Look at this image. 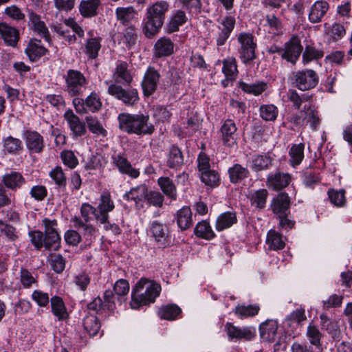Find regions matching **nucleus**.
Masks as SVG:
<instances>
[{
    "label": "nucleus",
    "mask_w": 352,
    "mask_h": 352,
    "mask_svg": "<svg viewBox=\"0 0 352 352\" xmlns=\"http://www.w3.org/2000/svg\"><path fill=\"white\" fill-rule=\"evenodd\" d=\"M192 213L188 206H184L177 212V223L181 230H186L192 225Z\"/></svg>",
    "instance_id": "39"
},
{
    "label": "nucleus",
    "mask_w": 352,
    "mask_h": 352,
    "mask_svg": "<svg viewBox=\"0 0 352 352\" xmlns=\"http://www.w3.org/2000/svg\"><path fill=\"white\" fill-rule=\"evenodd\" d=\"M225 331L230 340H250L255 336V329L251 327L239 328L230 322L225 325Z\"/></svg>",
    "instance_id": "17"
},
{
    "label": "nucleus",
    "mask_w": 352,
    "mask_h": 352,
    "mask_svg": "<svg viewBox=\"0 0 352 352\" xmlns=\"http://www.w3.org/2000/svg\"><path fill=\"white\" fill-rule=\"evenodd\" d=\"M188 21L186 12L182 10H176L170 16L166 26V32L168 34L179 30V27L184 25Z\"/></svg>",
    "instance_id": "32"
},
{
    "label": "nucleus",
    "mask_w": 352,
    "mask_h": 352,
    "mask_svg": "<svg viewBox=\"0 0 352 352\" xmlns=\"http://www.w3.org/2000/svg\"><path fill=\"white\" fill-rule=\"evenodd\" d=\"M64 118L74 136L80 137L86 133L85 123L80 121L72 109H68L65 112Z\"/></svg>",
    "instance_id": "23"
},
{
    "label": "nucleus",
    "mask_w": 352,
    "mask_h": 352,
    "mask_svg": "<svg viewBox=\"0 0 352 352\" xmlns=\"http://www.w3.org/2000/svg\"><path fill=\"white\" fill-rule=\"evenodd\" d=\"M147 193V186L145 184H140L135 188H132L124 195L123 197L127 201L133 200L138 203L143 199H146Z\"/></svg>",
    "instance_id": "48"
},
{
    "label": "nucleus",
    "mask_w": 352,
    "mask_h": 352,
    "mask_svg": "<svg viewBox=\"0 0 352 352\" xmlns=\"http://www.w3.org/2000/svg\"><path fill=\"white\" fill-rule=\"evenodd\" d=\"M100 322L98 318L93 314L87 315L83 320V327L89 336H96L100 329Z\"/></svg>",
    "instance_id": "52"
},
{
    "label": "nucleus",
    "mask_w": 352,
    "mask_h": 352,
    "mask_svg": "<svg viewBox=\"0 0 352 352\" xmlns=\"http://www.w3.org/2000/svg\"><path fill=\"white\" fill-rule=\"evenodd\" d=\"M115 208L114 203L111 199L109 192H103L100 195V203L96 208L98 213L96 214L97 221H105L106 218H109V212Z\"/></svg>",
    "instance_id": "22"
},
{
    "label": "nucleus",
    "mask_w": 352,
    "mask_h": 352,
    "mask_svg": "<svg viewBox=\"0 0 352 352\" xmlns=\"http://www.w3.org/2000/svg\"><path fill=\"white\" fill-rule=\"evenodd\" d=\"M291 182V175L287 173H271L267 177V186L273 190L279 191L288 186Z\"/></svg>",
    "instance_id": "19"
},
{
    "label": "nucleus",
    "mask_w": 352,
    "mask_h": 352,
    "mask_svg": "<svg viewBox=\"0 0 352 352\" xmlns=\"http://www.w3.org/2000/svg\"><path fill=\"white\" fill-rule=\"evenodd\" d=\"M115 13L116 19L122 25L129 26L138 22V12L132 6L118 7Z\"/></svg>",
    "instance_id": "21"
},
{
    "label": "nucleus",
    "mask_w": 352,
    "mask_h": 352,
    "mask_svg": "<svg viewBox=\"0 0 352 352\" xmlns=\"http://www.w3.org/2000/svg\"><path fill=\"white\" fill-rule=\"evenodd\" d=\"M268 192L266 189H259L252 193L250 197L251 205L261 210L265 207Z\"/></svg>",
    "instance_id": "56"
},
{
    "label": "nucleus",
    "mask_w": 352,
    "mask_h": 352,
    "mask_svg": "<svg viewBox=\"0 0 352 352\" xmlns=\"http://www.w3.org/2000/svg\"><path fill=\"white\" fill-rule=\"evenodd\" d=\"M329 8L328 2L324 0L316 1L310 8L308 19L312 23H317L322 21Z\"/></svg>",
    "instance_id": "27"
},
{
    "label": "nucleus",
    "mask_w": 352,
    "mask_h": 352,
    "mask_svg": "<svg viewBox=\"0 0 352 352\" xmlns=\"http://www.w3.org/2000/svg\"><path fill=\"white\" fill-rule=\"evenodd\" d=\"M328 196L330 201L337 207H342L346 204L345 191L344 190H336L329 189Z\"/></svg>",
    "instance_id": "62"
},
{
    "label": "nucleus",
    "mask_w": 352,
    "mask_h": 352,
    "mask_svg": "<svg viewBox=\"0 0 352 352\" xmlns=\"http://www.w3.org/2000/svg\"><path fill=\"white\" fill-rule=\"evenodd\" d=\"M306 336L310 344L316 347L321 346L322 333L315 325L309 324L307 327Z\"/></svg>",
    "instance_id": "60"
},
{
    "label": "nucleus",
    "mask_w": 352,
    "mask_h": 352,
    "mask_svg": "<svg viewBox=\"0 0 352 352\" xmlns=\"http://www.w3.org/2000/svg\"><path fill=\"white\" fill-rule=\"evenodd\" d=\"M320 319L322 329L325 330L334 341L340 340L341 333L337 322L324 314L320 316Z\"/></svg>",
    "instance_id": "30"
},
{
    "label": "nucleus",
    "mask_w": 352,
    "mask_h": 352,
    "mask_svg": "<svg viewBox=\"0 0 352 352\" xmlns=\"http://www.w3.org/2000/svg\"><path fill=\"white\" fill-rule=\"evenodd\" d=\"M28 17V24L30 27L32 28L34 31L36 32L38 36L43 38L45 41L50 43L51 38L49 30L45 22L41 19L40 16L33 12H30Z\"/></svg>",
    "instance_id": "25"
},
{
    "label": "nucleus",
    "mask_w": 352,
    "mask_h": 352,
    "mask_svg": "<svg viewBox=\"0 0 352 352\" xmlns=\"http://www.w3.org/2000/svg\"><path fill=\"white\" fill-rule=\"evenodd\" d=\"M161 291L160 283L146 278H140L132 289L131 308L138 309L142 306L155 302Z\"/></svg>",
    "instance_id": "2"
},
{
    "label": "nucleus",
    "mask_w": 352,
    "mask_h": 352,
    "mask_svg": "<svg viewBox=\"0 0 352 352\" xmlns=\"http://www.w3.org/2000/svg\"><path fill=\"white\" fill-rule=\"evenodd\" d=\"M50 305L52 312L58 319L64 320L68 318L69 314L63 299L57 296H54L50 299Z\"/></svg>",
    "instance_id": "42"
},
{
    "label": "nucleus",
    "mask_w": 352,
    "mask_h": 352,
    "mask_svg": "<svg viewBox=\"0 0 352 352\" xmlns=\"http://www.w3.org/2000/svg\"><path fill=\"white\" fill-rule=\"evenodd\" d=\"M65 80V91L70 96H78L83 94L87 80L84 74L76 69H69L64 76Z\"/></svg>",
    "instance_id": "5"
},
{
    "label": "nucleus",
    "mask_w": 352,
    "mask_h": 352,
    "mask_svg": "<svg viewBox=\"0 0 352 352\" xmlns=\"http://www.w3.org/2000/svg\"><path fill=\"white\" fill-rule=\"evenodd\" d=\"M25 53L30 61L36 62L48 53V50L41 45V41L32 38L25 50Z\"/></svg>",
    "instance_id": "26"
},
{
    "label": "nucleus",
    "mask_w": 352,
    "mask_h": 352,
    "mask_svg": "<svg viewBox=\"0 0 352 352\" xmlns=\"http://www.w3.org/2000/svg\"><path fill=\"white\" fill-rule=\"evenodd\" d=\"M100 4V0H82L78 6L80 14L84 18L94 17L98 14Z\"/></svg>",
    "instance_id": "33"
},
{
    "label": "nucleus",
    "mask_w": 352,
    "mask_h": 352,
    "mask_svg": "<svg viewBox=\"0 0 352 352\" xmlns=\"http://www.w3.org/2000/svg\"><path fill=\"white\" fill-rule=\"evenodd\" d=\"M218 21L219 25L212 30V36L217 46L220 47L224 45L229 38L235 27L236 19L234 16L229 14Z\"/></svg>",
    "instance_id": "7"
},
{
    "label": "nucleus",
    "mask_w": 352,
    "mask_h": 352,
    "mask_svg": "<svg viewBox=\"0 0 352 352\" xmlns=\"http://www.w3.org/2000/svg\"><path fill=\"white\" fill-rule=\"evenodd\" d=\"M267 244L269 248L273 250H282L285 248V242L282 239V236L276 231L270 230L267 235Z\"/></svg>",
    "instance_id": "55"
},
{
    "label": "nucleus",
    "mask_w": 352,
    "mask_h": 352,
    "mask_svg": "<svg viewBox=\"0 0 352 352\" xmlns=\"http://www.w3.org/2000/svg\"><path fill=\"white\" fill-rule=\"evenodd\" d=\"M229 179L234 184H239L249 177V170L239 164H235L228 168Z\"/></svg>",
    "instance_id": "38"
},
{
    "label": "nucleus",
    "mask_w": 352,
    "mask_h": 352,
    "mask_svg": "<svg viewBox=\"0 0 352 352\" xmlns=\"http://www.w3.org/2000/svg\"><path fill=\"white\" fill-rule=\"evenodd\" d=\"M292 80L297 89L305 91L315 88L319 82V77L313 69H306L294 72Z\"/></svg>",
    "instance_id": "8"
},
{
    "label": "nucleus",
    "mask_w": 352,
    "mask_h": 352,
    "mask_svg": "<svg viewBox=\"0 0 352 352\" xmlns=\"http://www.w3.org/2000/svg\"><path fill=\"white\" fill-rule=\"evenodd\" d=\"M272 160L268 153L254 155L250 161V168L255 172L268 169L272 165Z\"/></svg>",
    "instance_id": "35"
},
{
    "label": "nucleus",
    "mask_w": 352,
    "mask_h": 352,
    "mask_svg": "<svg viewBox=\"0 0 352 352\" xmlns=\"http://www.w3.org/2000/svg\"><path fill=\"white\" fill-rule=\"evenodd\" d=\"M273 213L276 217L289 215L290 213V199L287 194L280 192L275 197L270 204Z\"/></svg>",
    "instance_id": "18"
},
{
    "label": "nucleus",
    "mask_w": 352,
    "mask_h": 352,
    "mask_svg": "<svg viewBox=\"0 0 352 352\" xmlns=\"http://www.w3.org/2000/svg\"><path fill=\"white\" fill-rule=\"evenodd\" d=\"M2 184L12 191H16L26 183L23 175L17 171H10L2 176Z\"/></svg>",
    "instance_id": "24"
},
{
    "label": "nucleus",
    "mask_w": 352,
    "mask_h": 352,
    "mask_svg": "<svg viewBox=\"0 0 352 352\" xmlns=\"http://www.w3.org/2000/svg\"><path fill=\"white\" fill-rule=\"evenodd\" d=\"M23 138L27 149L30 153H41L45 148L43 137L36 131L26 130L23 133Z\"/></svg>",
    "instance_id": "13"
},
{
    "label": "nucleus",
    "mask_w": 352,
    "mask_h": 352,
    "mask_svg": "<svg viewBox=\"0 0 352 352\" xmlns=\"http://www.w3.org/2000/svg\"><path fill=\"white\" fill-rule=\"evenodd\" d=\"M222 73L228 80L232 82L238 76L239 70L236 60L233 56H228L222 60Z\"/></svg>",
    "instance_id": "36"
},
{
    "label": "nucleus",
    "mask_w": 352,
    "mask_h": 352,
    "mask_svg": "<svg viewBox=\"0 0 352 352\" xmlns=\"http://www.w3.org/2000/svg\"><path fill=\"white\" fill-rule=\"evenodd\" d=\"M239 45L237 52L241 62L248 65L256 58L257 44L254 36L250 32H242L236 35Z\"/></svg>",
    "instance_id": "4"
},
{
    "label": "nucleus",
    "mask_w": 352,
    "mask_h": 352,
    "mask_svg": "<svg viewBox=\"0 0 352 352\" xmlns=\"http://www.w3.org/2000/svg\"><path fill=\"white\" fill-rule=\"evenodd\" d=\"M50 176L60 188H65L67 177L60 166H56L50 172Z\"/></svg>",
    "instance_id": "64"
},
{
    "label": "nucleus",
    "mask_w": 352,
    "mask_h": 352,
    "mask_svg": "<svg viewBox=\"0 0 352 352\" xmlns=\"http://www.w3.org/2000/svg\"><path fill=\"white\" fill-rule=\"evenodd\" d=\"M287 97L288 100L292 103L293 107L299 110L302 103L310 102L312 100L313 95L308 92L300 94L296 90L289 89L287 93Z\"/></svg>",
    "instance_id": "41"
},
{
    "label": "nucleus",
    "mask_w": 352,
    "mask_h": 352,
    "mask_svg": "<svg viewBox=\"0 0 352 352\" xmlns=\"http://www.w3.org/2000/svg\"><path fill=\"white\" fill-rule=\"evenodd\" d=\"M31 243L34 247L40 250L43 247L46 249L47 240L43 232L40 230H32L29 232Z\"/></svg>",
    "instance_id": "61"
},
{
    "label": "nucleus",
    "mask_w": 352,
    "mask_h": 352,
    "mask_svg": "<svg viewBox=\"0 0 352 352\" xmlns=\"http://www.w3.org/2000/svg\"><path fill=\"white\" fill-rule=\"evenodd\" d=\"M85 122L89 130L94 135L102 137H105L107 135V130L96 117L87 116Z\"/></svg>",
    "instance_id": "54"
},
{
    "label": "nucleus",
    "mask_w": 352,
    "mask_h": 352,
    "mask_svg": "<svg viewBox=\"0 0 352 352\" xmlns=\"http://www.w3.org/2000/svg\"><path fill=\"white\" fill-rule=\"evenodd\" d=\"M182 314V309L175 304L162 306L158 311V315L162 319L173 320Z\"/></svg>",
    "instance_id": "50"
},
{
    "label": "nucleus",
    "mask_w": 352,
    "mask_h": 352,
    "mask_svg": "<svg viewBox=\"0 0 352 352\" xmlns=\"http://www.w3.org/2000/svg\"><path fill=\"white\" fill-rule=\"evenodd\" d=\"M305 144L302 143L293 144L289 149V163L292 166H298L304 159Z\"/></svg>",
    "instance_id": "49"
},
{
    "label": "nucleus",
    "mask_w": 352,
    "mask_h": 352,
    "mask_svg": "<svg viewBox=\"0 0 352 352\" xmlns=\"http://www.w3.org/2000/svg\"><path fill=\"white\" fill-rule=\"evenodd\" d=\"M174 51V44L170 38L163 36L159 38L154 45L153 53L157 58L170 56Z\"/></svg>",
    "instance_id": "28"
},
{
    "label": "nucleus",
    "mask_w": 352,
    "mask_h": 352,
    "mask_svg": "<svg viewBox=\"0 0 352 352\" xmlns=\"http://www.w3.org/2000/svg\"><path fill=\"white\" fill-rule=\"evenodd\" d=\"M118 128L127 134L149 135L155 131L148 114L120 113L118 116Z\"/></svg>",
    "instance_id": "1"
},
{
    "label": "nucleus",
    "mask_w": 352,
    "mask_h": 352,
    "mask_svg": "<svg viewBox=\"0 0 352 352\" xmlns=\"http://www.w3.org/2000/svg\"><path fill=\"white\" fill-rule=\"evenodd\" d=\"M302 51V46L300 40L297 36H293L285 43L283 52H282L281 54V58L295 64L300 57Z\"/></svg>",
    "instance_id": "14"
},
{
    "label": "nucleus",
    "mask_w": 352,
    "mask_h": 352,
    "mask_svg": "<svg viewBox=\"0 0 352 352\" xmlns=\"http://www.w3.org/2000/svg\"><path fill=\"white\" fill-rule=\"evenodd\" d=\"M107 92L127 107H134L140 100L138 91L135 88L125 89L120 85L112 83L109 86Z\"/></svg>",
    "instance_id": "6"
},
{
    "label": "nucleus",
    "mask_w": 352,
    "mask_h": 352,
    "mask_svg": "<svg viewBox=\"0 0 352 352\" xmlns=\"http://www.w3.org/2000/svg\"><path fill=\"white\" fill-rule=\"evenodd\" d=\"M278 324L275 320H267L259 327L261 337L268 342H273L276 337Z\"/></svg>",
    "instance_id": "40"
},
{
    "label": "nucleus",
    "mask_w": 352,
    "mask_h": 352,
    "mask_svg": "<svg viewBox=\"0 0 352 352\" xmlns=\"http://www.w3.org/2000/svg\"><path fill=\"white\" fill-rule=\"evenodd\" d=\"M239 87L246 94L259 96L267 89V85L264 81H258L251 84L239 82Z\"/></svg>",
    "instance_id": "46"
},
{
    "label": "nucleus",
    "mask_w": 352,
    "mask_h": 352,
    "mask_svg": "<svg viewBox=\"0 0 352 352\" xmlns=\"http://www.w3.org/2000/svg\"><path fill=\"white\" fill-rule=\"evenodd\" d=\"M237 222L236 213L234 212H225L221 214L216 221V229L222 231L230 228Z\"/></svg>",
    "instance_id": "45"
},
{
    "label": "nucleus",
    "mask_w": 352,
    "mask_h": 352,
    "mask_svg": "<svg viewBox=\"0 0 352 352\" xmlns=\"http://www.w3.org/2000/svg\"><path fill=\"white\" fill-rule=\"evenodd\" d=\"M138 36L136 34L135 25L126 26L123 32L122 42L125 43L126 47L131 48L135 45Z\"/></svg>",
    "instance_id": "63"
},
{
    "label": "nucleus",
    "mask_w": 352,
    "mask_h": 352,
    "mask_svg": "<svg viewBox=\"0 0 352 352\" xmlns=\"http://www.w3.org/2000/svg\"><path fill=\"white\" fill-rule=\"evenodd\" d=\"M300 113L303 114L304 122L309 124L310 128L313 130H316L320 123V119L315 106L311 104H305Z\"/></svg>",
    "instance_id": "34"
},
{
    "label": "nucleus",
    "mask_w": 352,
    "mask_h": 352,
    "mask_svg": "<svg viewBox=\"0 0 352 352\" xmlns=\"http://www.w3.org/2000/svg\"><path fill=\"white\" fill-rule=\"evenodd\" d=\"M149 232L160 248L168 247L171 243L170 232L167 224L155 220L151 222Z\"/></svg>",
    "instance_id": "10"
},
{
    "label": "nucleus",
    "mask_w": 352,
    "mask_h": 352,
    "mask_svg": "<svg viewBox=\"0 0 352 352\" xmlns=\"http://www.w3.org/2000/svg\"><path fill=\"white\" fill-rule=\"evenodd\" d=\"M3 146L5 151L10 154L16 155L23 149L22 141L9 135L3 140Z\"/></svg>",
    "instance_id": "51"
},
{
    "label": "nucleus",
    "mask_w": 352,
    "mask_h": 352,
    "mask_svg": "<svg viewBox=\"0 0 352 352\" xmlns=\"http://www.w3.org/2000/svg\"><path fill=\"white\" fill-rule=\"evenodd\" d=\"M72 103L76 112L80 114H85L89 111L92 113L98 111L102 107L100 98L95 92H91L85 100L75 98Z\"/></svg>",
    "instance_id": "11"
},
{
    "label": "nucleus",
    "mask_w": 352,
    "mask_h": 352,
    "mask_svg": "<svg viewBox=\"0 0 352 352\" xmlns=\"http://www.w3.org/2000/svg\"><path fill=\"white\" fill-rule=\"evenodd\" d=\"M259 114L263 120L273 122L278 116V109L276 106L272 104H262L259 107Z\"/></svg>",
    "instance_id": "57"
},
{
    "label": "nucleus",
    "mask_w": 352,
    "mask_h": 352,
    "mask_svg": "<svg viewBox=\"0 0 352 352\" xmlns=\"http://www.w3.org/2000/svg\"><path fill=\"white\" fill-rule=\"evenodd\" d=\"M302 181L305 186L314 188V186L320 182L318 174L310 168L303 170L301 175Z\"/></svg>",
    "instance_id": "58"
},
{
    "label": "nucleus",
    "mask_w": 352,
    "mask_h": 352,
    "mask_svg": "<svg viewBox=\"0 0 352 352\" xmlns=\"http://www.w3.org/2000/svg\"><path fill=\"white\" fill-rule=\"evenodd\" d=\"M0 35L4 43L11 47H15L19 38L18 30L5 23H0Z\"/></svg>",
    "instance_id": "29"
},
{
    "label": "nucleus",
    "mask_w": 352,
    "mask_h": 352,
    "mask_svg": "<svg viewBox=\"0 0 352 352\" xmlns=\"http://www.w3.org/2000/svg\"><path fill=\"white\" fill-rule=\"evenodd\" d=\"M42 226L44 227V235L46 237V250L57 251L60 248L61 237L58 232V223L56 219L44 218L42 219Z\"/></svg>",
    "instance_id": "9"
},
{
    "label": "nucleus",
    "mask_w": 352,
    "mask_h": 352,
    "mask_svg": "<svg viewBox=\"0 0 352 352\" xmlns=\"http://www.w3.org/2000/svg\"><path fill=\"white\" fill-rule=\"evenodd\" d=\"M129 65L123 60L116 63V68L113 72V78L116 83L129 85L133 81L131 71L128 69Z\"/></svg>",
    "instance_id": "20"
},
{
    "label": "nucleus",
    "mask_w": 352,
    "mask_h": 352,
    "mask_svg": "<svg viewBox=\"0 0 352 352\" xmlns=\"http://www.w3.org/2000/svg\"><path fill=\"white\" fill-rule=\"evenodd\" d=\"M306 319L305 308L300 307L288 314L284 322L285 326L294 328L295 327L300 325Z\"/></svg>",
    "instance_id": "44"
},
{
    "label": "nucleus",
    "mask_w": 352,
    "mask_h": 352,
    "mask_svg": "<svg viewBox=\"0 0 352 352\" xmlns=\"http://www.w3.org/2000/svg\"><path fill=\"white\" fill-rule=\"evenodd\" d=\"M220 138L223 144L227 147H233L237 144V127L234 120L226 119L222 122L219 129Z\"/></svg>",
    "instance_id": "12"
},
{
    "label": "nucleus",
    "mask_w": 352,
    "mask_h": 352,
    "mask_svg": "<svg viewBox=\"0 0 352 352\" xmlns=\"http://www.w3.org/2000/svg\"><path fill=\"white\" fill-rule=\"evenodd\" d=\"M102 38L100 36L88 38L85 44V53L90 59H96L101 49Z\"/></svg>",
    "instance_id": "43"
},
{
    "label": "nucleus",
    "mask_w": 352,
    "mask_h": 352,
    "mask_svg": "<svg viewBox=\"0 0 352 352\" xmlns=\"http://www.w3.org/2000/svg\"><path fill=\"white\" fill-rule=\"evenodd\" d=\"M74 227L80 230L86 241L90 243L94 238L96 230L93 225L89 222H84L80 217L75 216L72 219Z\"/></svg>",
    "instance_id": "31"
},
{
    "label": "nucleus",
    "mask_w": 352,
    "mask_h": 352,
    "mask_svg": "<svg viewBox=\"0 0 352 352\" xmlns=\"http://www.w3.org/2000/svg\"><path fill=\"white\" fill-rule=\"evenodd\" d=\"M111 159L112 163L117 167L121 174L127 175L131 179H136L140 176V170L134 168L123 155L120 153L114 155Z\"/></svg>",
    "instance_id": "16"
},
{
    "label": "nucleus",
    "mask_w": 352,
    "mask_h": 352,
    "mask_svg": "<svg viewBox=\"0 0 352 352\" xmlns=\"http://www.w3.org/2000/svg\"><path fill=\"white\" fill-rule=\"evenodd\" d=\"M157 184L162 192L172 200L177 197V188L173 180L168 177H161L157 179Z\"/></svg>",
    "instance_id": "47"
},
{
    "label": "nucleus",
    "mask_w": 352,
    "mask_h": 352,
    "mask_svg": "<svg viewBox=\"0 0 352 352\" xmlns=\"http://www.w3.org/2000/svg\"><path fill=\"white\" fill-rule=\"evenodd\" d=\"M160 78V73L154 67H148L142 82V88L145 96H150L157 90Z\"/></svg>",
    "instance_id": "15"
},
{
    "label": "nucleus",
    "mask_w": 352,
    "mask_h": 352,
    "mask_svg": "<svg viewBox=\"0 0 352 352\" xmlns=\"http://www.w3.org/2000/svg\"><path fill=\"white\" fill-rule=\"evenodd\" d=\"M201 180L206 186L214 188L219 184V176L217 171L208 170L200 174Z\"/></svg>",
    "instance_id": "59"
},
{
    "label": "nucleus",
    "mask_w": 352,
    "mask_h": 352,
    "mask_svg": "<svg viewBox=\"0 0 352 352\" xmlns=\"http://www.w3.org/2000/svg\"><path fill=\"white\" fill-rule=\"evenodd\" d=\"M167 166L170 168L177 170L184 164V155L181 149L172 145L169 149L167 159Z\"/></svg>",
    "instance_id": "37"
},
{
    "label": "nucleus",
    "mask_w": 352,
    "mask_h": 352,
    "mask_svg": "<svg viewBox=\"0 0 352 352\" xmlns=\"http://www.w3.org/2000/svg\"><path fill=\"white\" fill-rule=\"evenodd\" d=\"M169 8V3L165 0L157 1L146 8L142 28L146 37L153 38L160 32Z\"/></svg>",
    "instance_id": "3"
},
{
    "label": "nucleus",
    "mask_w": 352,
    "mask_h": 352,
    "mask_svg": "<svg viewBox=\"0 0 352 352\" xmlns=\"http://www.w3.org/2000/svg\"><path fill=\"white\" fill-rule=\"evenodd\" d=\"M194 233L197 237L206 240H211L215 236L214 232L207 221H201L199 222L195 228Z\"/></svg>",
    "instance_id": "53"
}]
</instances>
